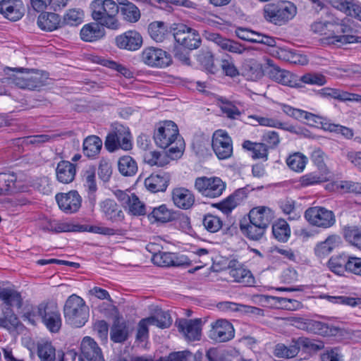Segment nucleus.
Here are the masks:
<instances>
[{
  "label": "nucleus",
  "mask_w": 361,
  "mask_h": 361,
  "mask_svg": "<svg viewBox=\"0 0 361 361\" xmlns=\"http://www.w3.org/2000/svg\"><path fill=\"white\" fill-rule=\"evenodd\" d=\"M305 218L310 224L323 228H329L336 223L333 212L322 207L308 208L305 212Z\"/></svg>",
  "instance_id": "10"
},
{
  "label": "nucleus",
  "mask_w": 361,
  "mask_h": 361,
  "mask_svg": "<svg viewBox=\"0 0 361 361\" xmlns=\"http://www.w3.org/2000/svg\"><path fill=\"white\" fill-rule=\"evenodd\" d=\"M262 65L255 59L248 61L244 66L243 75L249 80L255 81L260 79L265 71Z\"/></svg>",
  "instance_id": "34"
},
{
  "label": "nucleus",
  "mask_w": 361,
  "mask_h": 361,
  "mask_svg": "<svg viewBox=\"0 0 361 361\" xmlns=\"http://www.w3.org/2000/svg\"><path fill=\"white\" fill-rule=\"evenodd\" d=\"M235 34L238 38L245 41L262 44L269 47L276 46L274 37L247 28L238 27L235 30Z\"/></svg>",
  "instance_id": "22"
},
{
  "label": "nucleus",
  "mask_w": 361,
  "mask_h": 361,
  "mask_svg": "<svg viewBox=\"0 0 361 361\" xmlns=\"http://www.w3.org/2000/svg\"><path fill=\"white\" fill-rule=\"evenodd\" d=\"M83 12L80 9H70L63 16L62 25L76 26L82 22Z\"/></svg>",
  "instance_id": "55"
},
{
  "label": "nucleus",
  "mask_w": 361,
  "mask_h": 361,
  "mask_svg": "<svg viewBox=\"0 0 361 361\" xmlns=\"http://www.w3.org/2000/svg\"><path fill=\"white\" fill-rule=\"evenodd\" d=\"M195 188L203 197L214 199L222 195L226 183L219 177L201 176L195 179Z\"/></svg>",
  "instance_id": "8"
},
{
  "label": "nucleus",
  "mask_w": 361,
  "mask_h": 361,
  "mask_svg": "<svg viewBox=\"0 0 361 361\" xmlns=\"http://www.w3.org/2000/svg\"><path fill=\"white\" fill-rule=\"evenodd\" d=\"M37 25L42 30L51 32L62 26V22L58 14L45 12L39 16Z\"/></svg>",
  "instance_id": "30"
},
{
  "label": "nucleus",
  "mask_w": 361,
  "mask_h": 361,
  "mask_svg": "<svg viewBox=\"0 0 361 361\" xmlns=\"http://www.w3.org/2000/svg\"><path fill=\"white\" fill-rule=\"evenodd\" d=\"M82 361H104L101 348L91 337L85 336L81 343Z\"/></svg>",
  "instance_id": "20"
},
{
  "label": "nucleus",
  "mask_w": 361,
  "mask_h": 361,
  "mask_svg": "<svg viewBox=\"0 0 361 361\" xmlns=\"http://www.w3.org/2000/svg\"><path fill=\"white\" fill-rule=\"evenodd\" d=\"M343 235L346 241L361 250V229L355 226L345 228Z\"/></svg>",
  "instance_id": "50"
},
{
  "label": "nucleus",
  "mask_w": 361,
  "mask_h": 361,
  "mask_svg": "<svg viewBox=\"0 0 361 361\" xmlns=\"http://www.w3.org/2000/svg\"><path fill=\"white\" fill-rule=\"evenodd\" d=\"M172 200L176 207L183 209L190 208L195 202L194 195L190 190L185 188L173 189Z\"/></svg>",
  "instance_id": "27"
},
{
  "label": "nucleus",
  "mask_w": 361,
  "mask_h": 361,
  "mask_svg": "<svg viewBox=\"0 0 361 361\" xmlns=\"http://www.w3.org/2000/svg\"><path fill=\"white\" fill-rule=\"evenodd\" d=\"M37 355L40 361H54L56 348L51 341H40L37 343Z\"/></svg>",
  "instance_id": "36"
},
{
  "label": "nucleus",
  "mask_w": 361,
  "mask_h": 361,
  "mask_svg": "<svg viewBox=\"0 0 361 361\" xmlns=\"http://www.w3.org/2000/svg\"><path fill=\"white\" fill-rule=\"evenodd\" d=\"M173 37L177 43L189 50L197 49L201 44L199 33L185 24H177L173 28Z\"/></svg>",
  "instance_id": "9"
},
{
  "label": "nucleus",
  "mask_w": 361,
  "mask_h": 361,
  "mask_svg": "<svg viewBox=\"0 0 361 361\" xmlns=\"http://www.w3.org/2000/svg\"><path fill=\"white\" fill-rule=\"evenodd\" d=\"M154 264L159 267H184L190 262L185 255H178L173 252H159L152 256Z\"/></svg>",
  "instance_id": "19"
},
{
  "label": "nucleus",
  "mask_w": 361,
  "mask_h": 361,
  "mask_svg": "<svg viewBox=\"0 0 361 361\" xmlns=\"http://www.w3.org/2000/svg\"><path fill=\"white\" fill-rule=\"evenodd\" d=\"M114 195L123 208L128 209L131 214L135 216L145 214V206L135 193L117 190L114 192Z\"/></svg>",
  "instance_id": "14"
},
{
  "label": "nucleus",
  "mask_w": 361,
  "mask_h": 361,
  "mask_svg": "<svg viewBox=\"0 0 361 361\" xmlns=\"http://www.w3.org/2000/svg\"><path fill=\"white\" fill-rule=\"evenodd\" d=\"M202 319H180L176 320V325L185 338L190 341H200L202 336Z\"/></svg>",
  "instance_id": "16"
},
{
  "label": "nucleus",
  "mask_w": 361,
  "mask_h": 361,
  "mask_svg": "<svg viewBox=\"0 0 361 361\" xmlns=\"http://www.w3.org/2000/svg\"><path fill=\"white\" fill-rule=\"evenodd\" d=\"M345 269L347 271L361 276V258L349 257L345 264Z\"/></svg>",
  "instance_id": "64"
},
{
  "label": "nucleus",
  "mask_w": 361,
  "mask_h": 361,
  "mask_svg": "<svg viewBox=\"0 0 361 361\" xmlns=\"http://www.w3.org/2000/svg\"><path fill=\"white\" fill-rule=\"evenodd\" d=\"M119 172L124 176H133L137 171L136 161L130 156L121 157L118 161Z\"/></svg>",
  "instance_id": "45"
},
{
  "label": "nucleus",
  "mask_w": 361,
  "mask_h": 361,
  "mask_svg": "<svg viewBox=\"0 0 361 361\" xmlns=\"http://www.w3.org/2000/svg\"><path fill=\"white\" fill-rule=\"evenodd\" d=\"M51 230L56 233L85 231L86 228L83 225H73L68 222L54 221L50 224Z\"/></svg>",
  "instance_id": "51"
},
{
  "label": "nucleus",
  "mask_w": 361,
  "mask_h": 361,
  "mask_svg": "<svg viewBox=\"0 0 361 361\" xmlns=\"http://www.w3.org/2000/svg\"><path fill=\"white\" fill-rule=\"evenodd\" d=\"M148 32L151 38L157 42H163L169 35L167 25L161 21H154L148 26Z\"/></svg>",
  "instance_id": "37"
},
{
  "label": "nucleus",
  "mask_w": 361,
  "mask_h": 361,
  "mask_svg": "<svg viewBox=\"0 0 361 361\" xmlns=\"http://www.w3.org/2000/svg\"><path fill=\"white\" fill-rule=\"evenodd\" d=\"M102 147V141L99 137L90 135L83 141L82 151L86 157L94 158L99 154Z\"/></svg>",
  "instance_id": "33"
},
{
  "label": "nucleus",
  "mask_w": 361,
  "mask_h": 361,
  "mask_svg": "<svg viewBox=\"0 0 361 361\" xmlns=\"http://www.w3.org/2000/svg\"><path fill=\"white\" fill-rule=\"evenodd\" d=\"M202 224L207 231L216 233L221 228L223 222L219 216L209 214L204 216Z\"/></svg>",
  "instance_id": "57"
},
{
  "label": "nucleus",
  "mask_w": 361,
  "mask_h": 361,
  "mask_svg": "<svg viewBox=\"0 0 361 361\" xmlns=\"http://www.w3.org/2000/svg\"><path fill=\"white\" fill-rule=\"evenodd\" d=\"M324 181V177L319 172H311L300 178V184L302 187H309L319 184Z\"/></svg>",
  "instance_id": "58"
},
{
  "label": "nucleus",
  "mask_w": 361,
  "mask_h": 361,
  "mask_svg": "<svg viewBox=\"0 0 361 361\" xmlns=\"http://www.w3.org/2000/svg\"><path fill=\"white\" fill-rule=\"evenodd\" d=\"M300 81L311 85H324L326 82L324 75L318 73H307L300 77Z\"/></svg>",
  "instance_id": "61"
},
{
  "label": "nucleus",
  "mask_w": 361,
  "mask_h": 361,
  "mask_svg": "<svg viewBox=\"0 0 361 361\" xmlns=\"http://www.w3.org/2000/svg\"><path fill=\"white\" fill-rule=\"evenodd\" d=\"M63 314L67 323L72 326L80 328L87 322L90 309L83 298L72 294L65 302Z\"/></svg>",
  "instance_id": "4"
},
{
  "label": "nucleus",
  "mask_w": 361,
  "mask_h": 361,
  "mask_svg": "<svg viewBox=\"0 0 361 361\" xmlns=\"http://www.w3.org/2000/svg\"><path fill=\"white\" fill-rule=\"evenodd\" d=\"M219 101L221 102V110L228 118L238 119L240 116L241 111L232 102L223 97H221Z\"/></svg>",
  "instance_id": "54"
},
{
  "label": "nucleus",
  "mask_w": 361,
  "mask_h": 361,
  "mask_svg": "<svg viewBox=\"0 0 361 361\" xmlns=\"http://www.w3.org/2000/svg\"><path fill=\"white\" fill-rule=\"evenodd\" d=\"M19 323L17 316L13 310L8 307L3 313V316L0 317V326L11 329L18 326Z\"/></svg>",
  "instance_id": "59"
},
{
  "label": "nucleus",
  "mask_w": 361,
  "mask_h": 361,
  "mask_svg": "<svg viewBox=\"0 0 361 361\" xmlns=\"http://www.w3.org/2000/svg\"><path fill=\"white\" fill-rule=\"evenodd\" d=\"M7 70L13 73H7L9 77L4 80L19 88L39 91L42 87L47 85V75L39 71H30V69L23 68H7Z\"/></svg>",
  "instance_id": "2"
},
{
  "label": "nucleus",
  "mask_w": 361,
  "mask_h": 361,
  "mask_svg": "<svg viewBox=\"0 0 361 361\" xmlns=\"http://www.w3.org/2000/svg\"><path fill=\"white\" fill-rule=\"evenodd\" d=\"M324 348L322 342H314L306 337L293 338L288 345L277 343L274 349V355L279 358L290 359L295 357L300 349L304 351H318Z\"/></svg>",
  "instance_id": "6"
},
{
  "label": "nucleus",
  "mask_w": 361,
  "mask_h": 361,
  "mask_svg": "<svg viewBox=\"0 0 361 361\" xmlns=\"http://www.w3.org/2000/svg\"><path fill=\"white\" fill-rule=\"evenodd\" d=\"M267 67L266 68V73L269 77L277 82L278 83L289 87H296L298 83L295 80V75L290 72L280 68L279 66L274 63L273 60L268 59L267 61Z\"/></svg>",
  "instance_id": "17"
},
{
  "label": "nucleus",
  "mask_w": 361,
  "mask_h": 361,
  "mask_svg": "<svg viewBox=\"0 0 361 361\" xmlns=\"http://www.w3.org/2000/svg\"><path fill=\"white\" fill-rule=\"evenodd\" d=\"M212 146L219 159H228L233 154L232 140L224 130H217L214 133Z\"/></svg>",
  "instance_id": "12"
},
{
  "label": "nucleus",
  "mask_w": 361,
  "mask_h": 361,
  "mask_svg": "<svg viewBox=\"0 0 361 361\" xmlns=\"http://www.w3.org/2000/svg\"><path fill=\"white\" fill-rule=\"evenodd\" d=\"M170 176L164 172L152 173L145 180L146 188L152 192H164L166 190Z\"/></svg>",
  "instance_id": "26"
},
{
  "label": "nucleus",
  "mask_w": 361,
  "mask_h": 361,
  "mask_svg": "<svg viewBox=\"0 0 361 361\" xmlns=\"http://www.w3.org/2000/svg\"><path fill=\"white\" fill-rule=\"evenodd\" d=\"M116 44L120 49L135 51L141 47L142 37L138 32L128 30L116 37Z\"/></svg>",
  "instance_id": "23"
},
{
  "label": "nucleus",
  "mask_w": 361,
  "mask_h": 361,
  "mask_svg": "<svg viewBox=\"0 0 361 361\" xmlns=\"http://www.w3.org/2000/svg\"><path fill=\"white\" fill-rule=\"evenodd\" d=\"M279 206L282 212L287 215H291L289 219L295 220L300 217V215L295 213V202L292 199L286 198L279 202Z\"/></svg>",
  "instance_id": "62"
},
{
  "label": "nucleus",
  "mask_w": 361,
  "mask_h": 361,
  "mask_svg": "<svg viewBox=\"0 0 361 361\" xmlns=\"http://www.w3.org/2000/svg\"><path fill=\"white\" fill-rule=\"evenodd\" d=\"M282 111L288 116L293 117L298 120H306L308 121L317 122L316 119L318 118L315 115L307 111L293 108L286 104H280Z\"/></svg>",
  "instance_id": "44"
},
{
  "label": "nucleus",
  "mask_w": 361,
  "mask_h": 361,
  "mask_svg": "<svg viewBox=\"0 0 361 361\" xmlns=\"http://www.w3.org/2000/svg\"><path fill=\"white\" fill-rule=\"evenodd\" d=\"M292 324L296 328L324 336H335L338 332L336 318H327L325 322L293 317Z\"/></svg>",
  "instance_id": "7"
},
{
  "label": "nucleus",
  "mask_w": 361,
  "mask_h": 361,
  "mask_svg": "<svg viewBox=\"0 0 361 361\" xmlns=\"http://www.w3.org/2000/svg\"><path fill=\"white\" fill-rule=\"evenodd\" d=\"M152 325L157 326L161 329H166L171 326L172 319L168 312L160 311L154 316L148 317Z\"/></svg>",
  "instance_id": "53"
},
{
  "label": "nucleus",
  "mask_w": 361,
  "mask_h": 361,
  "mask_svg": "<svg viewBox=\"0 0 361 361\" xmlns=\"http://www.w3.org/2000/svg\"><path fill=\"white\" fill-rule=\"evenodd\" d=\"M249 118L255 120L259 125L262 126L281 128L289 132H293L295 130L294 126H287L286 123H282L274 118L264 117L259 115H251Z\"/></svg>",
  "instance_id": "43"
},
{
  "label": "nucleus",
  "mask_w": 361,
  "mask_h": 361,
  "mask_svg": "<svg viewBox=\"0 0 361 361\" xmlns=\"http://www.w3.org/2000/svg\"><path fill=\"white\" fill-rule=\"evenodd\" d=\"M56 200L59 208L67 214L76 212L80 208L82 202L81 197L75 190L57 194Z\"/></svg>",
  "instance_id": "18"
},
{
  "label": "nucleus",
  "mask_w": 361,
  "mask_h": 361,
  "mask_svg": "<svg viewBox=\"0 0 361 361\" xmlns=\"http://www.w3.org/2000/svg\"><path fill=\"white\" fill-rule=\"evenodd\" d=\"M235 331L231 322L226 319H220L211 324L209 331V338L217 343L227 342L234 338Z\"/></svg>",
  "instance_id": "13"
},
{
  "label": "nucleus",
  "mask_w": 361,
  "mask_h": 361,
  "mask_svg": "<svg viewBox=\"0 0 361 361\" xmlns=\"http://www.w3.org/2000/svg\"><path fill=\"white\" fill-rule=\"evenodd\" d=\"M219 307L220 309L224 311L228 312H238V311H243V309H250V312L252 313H259V312H262V310L259 308L255 307H250V306H245L243 305H240L235 302H223L219 303Z\"/></svg>",
  "instance_id": "60"
},
{
  "label": "nucleus",
  "mask_w": 361,
  "mask_h": 361,
  "mask_svg": "<svg viewBox=\"0 0 361 361\" xmlns=\"http://www.w3.org/2000/svg\"><path fill=\"white\" fill-rule=\"evenodd\" d=\"M178 128L172 121H163L157 123L154 132L156 145L162 149L169 147V156L172 159L180 157L184 149V143L179 136Z\"/></svg>",
  "instance_id": "1"
},
{
  "label": "nucleus",
  "mask_w": 361,
  "mask_h": 361,
  "mask_svg": "<svg viewBox=\"0 0 361 361\" xmlns=\"http://www.w3.org/2000/svg\"><path fill=\"white\" fill-rule=\"evenodd\" d=\"M119 11L123 20L129 23H136L140 18L141 14L139 8L132 2L126 4L124 7L119 8Z\"/></svg>",
  "instance_id": "49"
},
{
  "label": "nucleus",
  "mask_w": 361,
  "mask_h": 361,
  "mask_svg": "<svg viewBox=\"0 0 361 361\" xmlns=\"http://www.w3.org/2000/svg\"><path fill=\"white\" fill-rule=\"evenodd\" d=\"M128 327L125 322L116 320L114 322L111 331L110 338L114 343H123L128 338Z\"/></svg>",
  "instance_id": "35"
},
{
  "label": "nucleus",
  "mask_w": 361,
  "mask_h": 361,
  "mask_svg": "<svg viewBox=\"0 0 361 361\" xmlns=\"http://www.w3.org/2000/svg\"><path fill=\"white\" fill-rule=\"evenodd\" d=\"M24 190L23 182L14 173H0V195H8Z\"/></svg>",
  "instance_id": "21"
},
{
  "label": "nucleus",
  "mask_w": 361,
  "mask_h": 361,
  "mask_svg": "<svg viewBox=\"0 0 361 361\" xmlns=\"http://www.w3.org/2000/svg\"><path fill=\"white\" fill-rule=\"evenodd\" d=\"M274 218V213L271 209L265 206H259L252 209L249 213L250 222H255L264 228H267Z\"/></svg>",
  "instance_id": "25"
},
{
  "label": "nucleus",
  "mask_w": 361,
  "mask_h": 361,
  "mask_svg": "<svg viewBox=\"0 0 361 361\" xmlns=\"http://www.w3.org/2000/svg\"><path fill=\"white\" fill-rule=\"evenodd\" d=\"M307 161V157L300 152L290 155L286 159V164L288 167L295 172H302L305 167Z\"/></svg>",
  "instance_id": "48"
},
{
  "label": "nucleus",
  "mask_w": 361,
  "mask_h": 361,
  "mask_svg": "<svg viewBox=\"0 0 361 361\" xmlns=\"http://www.w3.org/2000/svg\"><path fill=\"white\" fill-rule=\"evenodd\" d=\"M142 61L150 67L165 68L171 63V57L166 51L149 47L145 48L141 54Z\"/></svg>",
  "instance_id": "11"
},
{
  "label": "nucleus",
  "mask_w": 361,
  "mask_h": 361,
  "mask_svg": "<svg viewBox=\"0 0 361 361\" xmlns=\"http://www.w3.org/2000/svg\"><path fill=\"white\" fill-rule=\"evenodd\" d=\"M297 13L296 6L290 1H279L267 4L263 8L264 19L275 25H283Z\"/></svg>",
  "instance_id": "5"
},
{
  "label": "nucleus",
  "mask_w": 361,
  "mask_h": 361,
  "mask_svg": "<svg viewBox=\"0 0 361 361\" xmlns=\"http://www.w3.org/2000/svg\"><path fill=\"white\" fill-rule=\"evenodd\" d=\"M0 300L10 307H13L20 309L23 305V298L20 293L10 288L0 287Z\"/></svg>",
  "instance_id": "31"
},
{
  "label": "nucleus",
  "mask_w": 361,
  "mask_h": 361,
  "mask_svg": "<svg viewBox=\"0 0 361 361\" xmlns=\"http://www.w3.org/2000/svg\"><path fill=\"white\" fill-rule=\"evenodd\" d=\"M240 228L243 235L252 240H259L266 231V228L259 224L250 221L247 224H240Z\"/></svg>",
  "instance_id": "40"
},
{
  "label": "nucleus",
  "mask_w": 361,
  "mask_h": 361,
  "mask_svg": "<svg viewBox=\"0 0 361 361\" xmlns=\"http://www.w3.org/2000/svg\"><path fill=\"white\" fill-rule=\"evenodd\" d=\"M101 209L107 219L117 221L123 218V212L112 200H105L101 204Z\"/></svg>",
  "instance_id": "42"
},
{
  "label": "nucleus",
  "mask_w": 361,
  "mask_h": 361,
  "mask_svg": "<svg viewBox=\"0 0 361 361\" xmlns=\"http://www.w3.org/2000/svg\"><path fill=\"white\" fill-rule=\"evenodd\" d=\"M56 178L62 183H71L76 174L75 165L68 161H61L56 169Z\"/></svg>",
  "instance_id": "28"
},
{
  "label": "nucleus",
  "mask_w": 361,
  "mask_h": 361,
  "mask_svg": "<svg viewBox=\"0 0 361 361\" xmlns=\"http://www.w3.org/2000/svg\"><path fill=\"white\" fill-rule=\"evenodd\" d=\"M229 275L237 283H240L245 286H250L255 283V278L251 271L245 268L235 260L229 262Z\"/></svg>",
  "instance_id": "24"
},
{
  "label": "nucleus",
  "mask_w": 361,
  "mask_h": 361,
  "mask_svg": "<svg viewBox=\"0 0 361 361\" xmlns=\"http://www.w3.org/2000/svg\"><path fill=\"white\" fill-rule=\"evenodd\" d=\"M340 11L361 20V6L355 0H340Z\"/></svg>",
  "instance_id": "47"
},
{
  "label": "nucleus",
  "mask_w": 361,
  "mask_h": 361,
  "mask_svg": "<svg viewBox=\"0 0 361 361\" xmlns=\"http://www.w3.org/2000/svg\"><path fill=\"white\" fill-rule=\"evenodd\" d=\"M97 22L85 25L80 30V37L85 42H94L104 35V30Z\"/></svg>",
  "instance_id": "32"
},
{
  "label": "nucleus",
  "mask_w": 361,
  "mask_h": 361,
  "mask_svg": "<svg viewBox=\"0 0 361 361\" xmlns=\"http://www.w3.org/2000/svg\"><path fill=\"white\" fill-rule=\"evenodd\" d=\"M209 39L223 50L228 51L233 54H241L245 50V47L240 43L224 38L217 33L211 34Z\"/></svg>",
  "instance_id": "29"
},
{
  "label": "nucleus",
  "mask_w": 361,
  "mask_h": 361,
  "mask_svg": "<svg viewBox=\"0 0 361 361\" xmlns=\"http://www.w3.org/2000/svg\"><path fill=\"white\" fill-rule=\"evenodd\" d=\"M0 13L8 20L16 21L23 17V8L22 6H16L15 5H11V6H6V8Z\"/></svg>",
  "instance_id": "63"
},
{
  "label": "nucleus",
  "mask_w": 361,
  "mask_h": 361,
  "mask_svg": "<svg viewBox=\"0 0 361 361\" xmlns=\"http://www.w3.org/2000/svg\"><path fill=\"white\" fill-rule=\"evenodd\" d=\"M111 133L120 142L122 149L128 151L132 149L131 135L128 128L117 125Z\"/></svg>",
  "instance_id": "39"
},
{
  "label": "nucleus",
  "mask_w": 361,
  "mask_h": 361,
  "mask_svg": "<svg viewBox=\"0 0 361 361\" xmlns=\"http://www.w3.org/2000/svg\"><path fill=\"white\" fill-rule=\"evenodd\" d=\"M272 233L276 239L280 242H287L290 235L288 224L283 219H279L272 226Z\"/></svg>",
  "instance_id": "46"
},
{
  "label": "nucleus",
  "mask_w": 361,
  "mask_h": 361,
  "mask_svg": "<svg viewBox=\"0 0 361 361\" xmlns=\"http://www.w3.org/2000/svg\"><path fill=\"white\" fill-rule=\"evenodd\" d=\"M38 317L51 333H57L62 324L61 314L56 308L49 307L45 304L37 306Z\"/></svg>",
  "instance_id": "15"
},
{
  "label": "nucleus",
  "mask_w": 361,
  "mask_h": 361,
  "mask_svg": "<svg viewBox=\"0 0 361 361\" xmlns=\"http://www.w3.org/2000/svg\"><path fill=\"white\" fill-rule=\"evenodd\" d=\"M243 147L252 152L253 159H262L267 160L268 147L265 143L252 142L250 140H245L243 143Z\"/></svg>",
  "instance_id": "41"
},
{
  "label": "nucleus",
  "mask_w": 361,
  "mask_h": 361,
  "mask_svg": "<svg viewBox=\"0 0 361 361\" xmlns=\"http://www.w3.org/2000/svg\"><path fill=\"white\" fill-rule=\"evenodd\" d=\"M325 28V31L329 32V35H324L322 39V42L326 44H335L338 42V36L336 35L338 32V24L335 22H326Z\"/></svg>",
  "instance_id": "56"
},
{
  "label": "nucleus",
  "mask_w": 361,
  "mask_h": 361,
  "mask_svg": "<svg viewBox=\"0 0 361 361\" xmlns=\"http://www.w3.org/2000/svg\"><path fill=\"white\" fill-rule=\"evenodd\" d=\"M338 245V237L336 235H329L324 241L317 245L314 248L315 255L324 257L329 255Z\"/></svg>",
  "instance_id": "38"
},
{
  "label": "nucleus",
  "mask_w": 361,
  "mask_h": 361,
  "mask_svg": "<svg viewBox=\"0 0 361 361\" xmlns=\"http://www.w3.org/2000/svg\"><path fill=\"white\" fill-rule=\"evenodd\" d=\"M151 215L155 219V221L162 223L169 222L175 219L173 214L166 207L165 204H162L158 207L154 208Z\"/></svg>",
  "instance_id": "52"
},
{
  "label": "nucleus",
  "mask_w": 361,
  "mask_h": 361,
  "mask_svg": "<svg viewBox=\"0 0 361 361\" xmlns=\"http://www.w3.org/2000/svg\"><path fill=\"white\" fill-rule=\"evenodd\" d=\"M92 18L102 26L116 30L119 27L116 15L119 12L117 4L113 0H94L90 5Z\"/></svg>",
  "instance_id": "3"
}]
</instances>
